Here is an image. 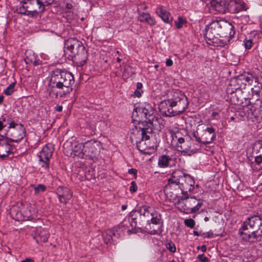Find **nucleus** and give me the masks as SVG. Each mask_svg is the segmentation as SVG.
Wrapping results in <instances>:
<instances>
[{"label":"nucleus","mask_w":262,"mask_h":262,"mask_svg":"<svg viewBox=\"0 0 262 262\" xmlns=\"http://www.w3.org/2000/svg\"><path fill=\"white\" fill-rule=\"evenodd\" d=\"M47 90L50 97H64L73 90L74 75L64 70L56 69L51 72Z\"/></svg>","instance_id":"f257e3e1"},{"label":"nucleus","mask_w":262,"mask_h":262,"mask_svg":"<svg viewBox=\"0 0 262 262\" xmlns=\"http://www.w3.org/2000/svg\"><path fill=\"white\" fill-rule=\"evenodd\" d=\"M64 54L78 67H82L88 59L87 52L82 42L76 38H70L64 42Z\"/></svg>","instance_id":"f03ea898"},{"label":"nucleus","mask_w":262,"mask_h":262,"mask_svg":"<svg viewBox=\"0 0 262 262\" xmlns=\"http://www.w3.org/2000/svg\"><path fill=\"white\" fill-rule=\"evenodd\" d=\"M194 184L195 182L190 175L179 169L174 170L168 180V185L169 187L176 185L180 189L182 199L188 198V192L193 190Z\"/></svg>","instance_id":"7ed1b4c3"},{"label":"nucleus","mask_w":262,"mask_h":262,"mask_svg":"<svg viewBox=\"0 0 262 262\" xmlns=\"http://www.w3.org/2000/svg\"><path fill=\"white\" fill-rule=\"evenodd\" d=\"M152 133V129L149 126L147 127L135 126L132 129L130 139L133 142H136L139 151L145 153L147 149H151L154 146L148 144Z\"/></svg>","instance_id":"20e7f679"},{"label":"nucleus","mask_w":262,"mask_h":262,"mask_svg":"<svg viewBox=\"0 0 262 262\" xmlns=\"http://www.w3.org/2000/svg\"><path fill=\"white\" fill-rule=\"evenodd\" d=\"M253 77L251 73H248L243 75H241L237 77L232 78L230 80V83L227 88L226 92L228 95V98H229L232 103L234 104L238 102V98L234 93L242 92V90L245 89L247 84L251 82Z\"/></svg>","instance_id":"39448f33"},{"label":"nucleus","mask_w":262,"mask_h":262,"mask_svg":"<svg viewBox=\"0 0 262 262\" xmlns=\"http://www.w3.org/2000/svg\"><path fill=\"white\" fill-rule=\"evenodd\" d=\"M177 204L178 208L181 212L189 214L197 212L202 205V201L197 200L194 196L182 199L181 196Z\"/></svg>","instance_id":"423d86ee"},{"label":"nucleus","mask_w":262,"mask_h":262,"mask_svg":"<svg viewBox=\"0 0 262 262\" xmlns=\"http://www.w3.org/2000/svg\"><path fill=\"white\" fill-rule=\"evenodd\" d=\"M169 99L171 107L172 108L171 112L173 113L174 116L182 114L188 107L187 97L180 91L174 92L173 97Z\"/></svg>","instance_id":"0eeeda50"},{"label":"nucleus","mask_w":262,"mask_h":262,"mask_svg":"<svg viewBox=\"0 0 262 262\" xmlns=\"http://www.w3.org/2000/svg\"><path fill=\"white\" fill-rule=\"evenodd\" d=\"M177 140V149L184 155L191 156L197 152L200 149V145L193 144V140L188 137H179Z\"/></svg>","instance_id":"6e6552de"},{"label":"nucleus","mask_w":262,"mask_h":262,"mask_svg":"<svg viewBox=\"0 0 262 262\" xmlns=\"http://www.w3.org/2000/svg\"><path fill=\"white\" fill-rule=\"evenodd\" d=\"M54 147L52 144L48 143L44 146L41 150L37 154L39 158V165L45 172L49 169V162L52 156Z\"/></svg>","instance_id":"1a4fd4ad"},{"label":"nucleus","mask_w":262,"mask_h":262,"mask_svg":"<svg viewBox=\"0 0 262 262\" xmlns=\"http://www.w3.org/2000/svg\"><path fill=\"white\" fill-rule=\"evenodd\" d=\"M254 229L260 230L262 233V217L258 213L249 215L247 219L243 222L239 230H249Z\"/></svg>","instance_id":"9d476101"},{"label":"nucleus","mask_w":262,"mask_h":262,"mask_svg":"<svg viewBox=\"0 0 262 262\" xmlns=\"http://www.w3.org/2000/svg\"><path fill=\"white\" fill-rule=\"evenodd\" d=\"M219 27L218 21L212 22L206 27L204 35L208 44L214 45L218 43L220 37Z\"/></svg>","instance_id":"9b49d317"},{"label":"nucleus","mask_w":262,"mask_h":262,"mask_svg":"<svg viewBox=\"0 0 262 262\" xmlns=\"http://www.w3.org/2000/svg\"><path fill=\"white\" fill-rule=\"evenodd\" d=\"M193 136L199 145L200 144H207L211 143L215 139L216 134L214 128L212 126H209L203 130L201 136L199 135L198 132L194 133Z\"/></svg>","instance_id":"f8f14e48"},{"label":"nucleus","mask_w":262,"mask_h":262,"mask_svg":"<svg viewBox=\"0 0 262 262\" xmlns=\"http://www.w3.org/2000/svg\"><path fill=\"white\" fill-rule=\"evenodd\" d=\"M241 239L250 244L260 241L262 239V233L260 230L250 229L249 230H238Z\"/></svg>","instance_id":"ddd939ff"},{"label":"nucleus","mask_w":262,"mask_h":262,"mask_svg":"<svg viewBox=\"0 0 262 262\" xmlns=\"http://www.w3.org/2000/svg\"><path fill=\"white\" fill-rule=\"evenodd\" d=\"M7 135L10 137H5L9 142L18 143L26 136V131L24 125L20 123L16 128L8 130Z\"/></svg>","instance_id":"4468645a"},{"label":"nucleus","mask_w":262,"mask_h":262,"mask_svg":"<svg viewBox=\"0 0 262 262\" xmlns=\"http://www.w3.org/2000/svg\"><path fill=\"white\" fill-rule=\"evenodd\" d=\"M138 213L132 211L130 213L129 216L128 217V221H124L120 225L118 226V229H120L121 227L128 228V224L131 227V229H128L127 232L128 234L132 233H136L138 231L137 228V219Z\"/></svg>","instance_id":"2eb2a0df"},{"label":"nucleus","mask_w":262,"mask_h":262,"mask_svg":"<svg viewBox=\"0 0 262 262\" xmlns=\"http://www.w3.org/2000/svg\"><path fill=\"white\" fill-rule=\"evenodd\" d=\"M99 143L95 140L88 141L84 144V158L93 159L98 152Z\"/></svg>","instance_id":"dca6fc26"},{"label":"nucleus","mask_w":262,"mask_h":262,"mask_svg":"<svg viewBox=\"0 0 262 262\" xmlns=\"http://www.w3.org/2000/svg\"><path fill=\"white\" fill-rule=\"evenodd\" d=\"M219 32L220 37H225L231 39L235 34L234 27L229 23L226 21H219Z\"/></svg>","instance_id":"f3484780"},{"label":"nucleus","mask_w":262,"mask_h":262,"mask_svg":"<svg viewBox=\"0 0 262 262\" xmlns=\"http://www.w3.org/2000/svg\"><path fill=\"white\" fill-rule=\"evenodd\" d=\"M56 193L60 203L64 204L68 203L73 196V192L71 190L62 186H60L57 188Z\"/></svg>","instance_id":"a211bd4d"},{"label":"nucleus","mask_w":262,"mask_h":262,"mask_svg":"<svg viewBox=\"0 0 262 262\" xmlns=\"http://www.w3.org/2000/svg\"><path fill=\"white\" fill-rule=\"evenodd\" d=\"M147 225L146 227L149 226V225H156L157 228L156 229L154 230L156 231L154 232V233H162L163 232V221L162 219L161 215L155 211L154 214L152 215L149 220H147Z\"/></svg>","instance_id":"6ab92c4d"},{"label":"nucleus","mask_w":262,"mask_h":262,"mask_svg":"<svg viewBox=\"0 0 262 262\" xmlns=\"http://www.w3.org/2000/svg\"><path fill=\"white\" fill-rule=\"evenodd\" d=\"M226 12L237 13L246 10V5L240 0H228Z\"/></svg>","instance_id":"aec40b11"},{"label":"nucleus","mask_w":262,"mask_h":262,"mask_svg":"<svg viewBox=\"0 0 262 262\" xmlns=\"http://www.w3.org/2000/svg\"><path fill=\"white\" fill-rule=\"evenodd\" d=\"M24 4H26V8L29 9V13H30L31 15H33L34 13H40L44 11L45 6L40 0H29L27 2H25Z\"/></svg>","instance_id":"412c9836"},{"label":"nucleus","mask_w":262,"mask_h":262,"mask_svg":"<svg viewBox=\"0 0 262 262\" xmlns=\"http://www.w3.org/2000/svg\"><path fill=\"white\" fill-rule=\"evenodd\" d=\"M12 145L4 136L0 138V158L4 159L12 153Z\"/></svg>","instance_id":"4be33fe9"},{"label":"nucleus","mask_w":262,"mask_h":262,"mask_svg":"<svg viewBox=\"0 0 262 262\" xmlns=\"http://www.w3.org/2000/svg\"><path fill=\"white\" fill-rule=\"evenodd\" d=\"M132 118L134 122L139 123V126H142V124L145 122L144 112L143 111L141 104H136L132 113Z\"/></svg>","instance_id":"5701e85b"},{"label":"nucleus","mask_w":262,"mask_h":262,"mask_svg":"<svg viewBox=\"0 0 262 262\" xmlns=\"http://www.w3.org/2000/svg\"><path fill=\"white\" fill-rule=\"evenodd\" d=\"M132 118L134 122L139 123V126H142V124L145 122L144 112L143 111L141 104H136L132 113Z\"/></svg>","instance_id":"b1692460"},{"label":"nucleus","mask_w":262,"mask_h":262,"mask_svg":"<svg viewBox=\"0 0 262 262\" xmlns=\"http://www.w3.org/2000/svg\"><path fill=\"white\" fill-rule=\"evenodd\" d=\"M134 212L138 213V217H140V221L143 222L149 220L155 211H152L150 207L144 205L140 207Z\"/></svg>","instance_id":"393cba45"},{"label":"nucleus","mask_w":262,"mask_h":262,"mask_svg":"<svg viewBox=\"0 0 262 262\" xmlns=\"http://www.w3.org/2000/svg\"><path fill=\"white\" fill-rule=\"evenodd\" d=\"M228 0H211V6L220 13H226Z\"/></svg>","instance_id":"a878e982"},{"label":"nucleus","mask_w":262,"mask_h":262,"mask_svg":"<svg viewBox=\"0 0 262 262\" xmlns=\"http://www.w3.org/2000/svg\"><path fill=\"white\" fill-rule=\"evenodd\" d=\"M159 108L163 115L167 117L174 116L173 113L171 112L172 108L171 107L169 99L162 101L159 105Z\"/></svg>","instance_id":"bb28decb"},{"label":"nucleus","mask_w":262,"mask_h":262,"mask_svg":"<svg viewBox=\"0 0 262 262\" xmlns=\"http://www.w3.org/2000/svg\"><path fill=\"white\" fill-rule=\"evenodd\" d=\"M156 14L162 19V20L167 24L171 23L172 17L169 12H168L163 6H160L156 9Z\"/></svg>","instance_id":"cd10ccee"},{"label":"nucleus","mask_w":262,"mask_h":262,"mask_svg":"<svg viewBox=\"0 0 262 262\" xmlns=\"http://www.w3.org/2000/svg\"><path fill=\"white\" fill-rule=\"evenodd\" d=\"M25 54V61L27 64L33 63L34 66H37L41 63L42 61L37 58V56L32 51H27Z\"/></svg>","instance_id":"c85d7f7f"},{"label":"nucleus","mask_w":262,"mask_h":262,"mask_svg":"<svg viewBox=\"0 0 262 262\" xmlns=\"http://www.w3.org/2000/svg\"><path fill=\"white\" fill-rule=\"evenodd\" d=\"M117 232V230H116V232H115L114 230H108L103 233L102 234V237L104 242L106 244H111L112 242L115 241L116 238H118L119 234Z\"/></svg>","instance_id":"c756f323"},{"label":"nucleus","mask_w":262,"mask_h":262,"mask_svg":"<svg viewBox=\"0 0 262 262\" xmlns=\"http://www.w3.org/2000/svg\"><path fill=\"white\" fill-rule=\"evenodd\" d=\"M152 118H150V119H148L147 121L145 120L146 124L144 125L142 123L141 127H147L149 126L152 129V127L157 128L158 126H160L161 124H162L163 120L161 117L156 116L154 114L152 116Z\"/></svg>","instance_id":"7c9ffc66"},{"label":"nucleus","mask_w":262,"mask_h":262,"mask_svg":"<svg viewBox=\"0 0 262 262\" xmlns=\"http://www.w3.org/2000/svg\"><path fill=\"white\" fill-rule=\"evenodd\" d=\"M172 162V159L169 156L163 155L159 156L158 164L160 168H166L171 166Z\"/></svg>","instance_id":"2f4dec72"},{"label":"nucleus","mask_w":262,"mask_h":262,"mask_svg":"<svg viewBox=\"0 0 262 262\" xmlns=\"http://www.w3.org/2000/svg\"><path fill=\"white\" fill-rule=\"evenodd\" d=\"M143 111L144 112V117L147 121L150 118H153L152 116L155 114V110L151 104L149 103L141 104Z\"/></svg>","instance_id":"473e14b6"},{"label":"nucleus","mask_w":262,"mask_h":262,"mask_svg":"<svg viewBox=\"0 0 262 262\" xmlns=\"http://www.w3.org/2000/svg\"><path fill=\"white\" fill-rule=\"evenodd\" d=\"M139 20L142 23H147L150 26L156 25V21L154 17H151L148 13L143 12L138 17Z\"/></svg>","instance_id":"72a5a7b5"},{"label":"nucleus","mask_w":262,"mask_h":262,"mask_svg":"<svg viewBox=\"0 0 262 262\" xmlns=\"http://www.w3.org/2000/svg\"><path fill=\"white\" fill-rule=\"evenodd\" d=\"M74 156H77L80 158H84V144L79 143L73 148Z\"/></svg>","instance_id":"f704fd0d"},{"label":"nucleus","mask_w":262,"mask_h":262,"mask_svg":"<svg viewBox=\"0 0 262 262\" xmlns=\"http://www.w3.org/2000/svg\"><path fill=\"white\" fill-rule=\"evenodd\" d=\"M243 112L247 118L254 117V104L250 102L248 105L244 106Z\"/></svg>","instance_id":"c9c22d12"},{"label":"nucleus","mask_w":262,"mask_h":262,"mask_svg":"<svg viewBox=\"0 0 262 262\" xmlns=\"http://www.w3.org/2000/svg\"><path fill=\"white\" fill-rule=\"evenodd\" d=\"M49 235L47 231L42 230L41 231L38 235H37L36 242L39 243V242L46 243L47 242Z\"/></svg>","instance_id":"e433bc0d"},{"label":"nucleus","mask_w":262,"mask_h":262,"mask_svg":"<svg viewBox=\"0 0 262 262\" xmlns=\"http://www.w3.org/2000/svg\"><path fill=\"white\" fill-rule=\"evenodd\" d=\"M254 117L262 118V104L254 103Z\"/></svg>","instance_id":"4c0bfd02"},{"label":"nucleus","mask_w":262,"mask_h":262,"mask_svg":"<svg viewBox=\"0 0 262 262\" xmlns=\"http://www.w3.org/2000/svg\"><path fill=\"white\" fill-rule=\"evenodd\" d=\"M253 152L262 155V140L256 141L253 147Z\"/></svg>","instance_id":"58836bf2"},{"label":"nucleus","mask_w":262,"mask_h":262,"mask_svg":"<svg viewBox=\"0 0 262 262\" xmlns=\"http://www.w3.org/2000/svg\"><path fill=\"white\" fill-rule=\"evenodd\" d=\"M253 34L249 36V37H246L244 41V45L246 49H250L254 43V39L251 38V36Z\"/></svg>","instance_id":"ea45409f"},{"label":"nucleus","mask_w":262,"mask_h":262,"mask_svg":"<svg viewBox=\"0 0 262 262\" xmlns=\"http://www.w3.org/2000/svg\"><path fill=\"white\" fill-rule=\"evenodd\" d=\"M16 84V81H14L9 84L7 88L4 90V93L7 96L11 95L14 91V86Z\"/></svg>","instance_id":"a19ab883"},{"label":"nucleus","mask_w":262,"mask_h":262,"mask_svg":"<svg viewBox=\"0 0 262 262\" xmlns=\"http://www.w3.org/2000/svg\"><path fill=\"white\" fill-rule=\"evenodd\" d=\"M34 193L35 194H38L41 192H43L46 189V186L43 184H38L37 186H35L34 188Z\"/></svg>","instance_id":"79ce46f5"},{"label":"nucleus","mask_w":262,"mask_h":262,"mask_svg":"<svg viewBox=\"0 0 262 262\" xmlns=\"http://www.w3.org/2000/svg\"><path fill=\"white\" fill-rule=\"evenodd\" d=\"M255 161L259 166L258 168L262 169V155L258 154L255 157Z\"/></svg>","instance_id":"37998d69"},{"label":"nucleus","mask_w":262,"mask_h":262,"mask_svg":"<svg viewBox=\"0 0 262 262\" xmlns=\"http://www.w3.org/2000/svg\"><path fill=\"white\" fill-rule=\"evenodd\" d=\"M186 23V20L184 19L181 16H179L178 19L175 21V25L178 29H180L182 27V25Z\"/></svg>","instance_id":"c03bdc74"},{"label":"nucleus","mask_w":262,"mask_h":262,"mask_svg":"<svg viewBox=\"0 0 262 262\" xmlns=\"http://www.w3.org/2000/svg\"><path fill=\"white\" fill-rule=\"evenodd\" d=\"M184 224L187 227L193 228L195 225V222L192 219H188L185 220Z\"/></svg>","instance_id":"a18cd8bd"},{"label":"nucleus","mask_w":262,"mask_h":262,"mask_svg":"<svg viewBox=\"0 0 262 262\" xmlns=\"http://www.w3.org/2000/svg\"><path fill=\"white\" fill-rule=\"evenodd\" d=\"M148 228L147 227H146V229L147 230H149V231L148 232V233L149 234H151V235H160L162 233H154V232H155L156 231H154V230H157L156 229V228H157V226L156 225H149V226H148Z\"/></svg>","instance_id":"49530a36"},{"label":"nucleus","mask_w":262,"mask_h":262,"mask_svg":"<svg viewBox=\"0 0 262 262\" xmlns=\"http://www.w3.org/2000/svg\"><path fill=\"white\" fill-rule=\"evenodd\" d=\"M166 248L171 252L174 253L176 251V247L174 244L172 242H170L167 244Z\"/></svg>","instance_id":"de8ad7c7"},{"label":"nucleus","mask_w":262,"mask_h":262,"mask_svg":"<svg viewBox=\"0 0 262 262\" xmlns=\"http://www.w3.org/2000/svg\"><path fill=\"white\" fill-rule=\"evenodd\" d=\"M7 121L9 122V125L8 126V128L10 130H11L13 128H16L18 127V125H19V124L16 123L14 120L11 121L9 120V119H7Z\"/></svg>","instance_id":"09e8293b"},{"label":"nucleus","mask_w":262,"mask_h":262,"mask_svg":"<svg viewBox=\"0 0 262 262\" xmlns=\"http://www.w3.org/2000/svg\"><path fill=\"white\" fill-rule=\"evenodd\" d=\"M26 6H24V5L19 8V13H21V14H25V15H29L30 14V13H29V11L28 10H29V9H26Z\"/></svg>","instance_id":"8fccbe9b"},{"label":"nucleus","mask_w":262,"mask_h":262,"mask_svg":"<svg viewBox=\"0 0 262 262\" xmlns=\"http://www.w3.org/2000/svg\"><path fill=\"white\" fill-rule=\"evenodd\" d=\"M129 190L132 193H134L137 190V186L135 181H132L131 182V186L129 188Z\"/></svg>","instance_id":"3c124183"},{"label":"nucleus","mask_w":262,"mask_h":262,"mask_svg":"<svg viewBox=\"0 0 262 262\" xmlns=\"http://www.w3.org/2000/svg\"><path fill=\"white\" fill-rule=\"evenodd\" d=\"M201 236L204 238H212L213 237V234L211 231H209L206 233H201Z\"/></svg>","instance_id":"603ef678"},{"label":"nucleus","mask_w":262,"mask_h":262,"mask_svg":"<svg viewBox=\"0 0 262 262\" xmlns=\"http://www.w3.org/2000/svg\"><path fill=\"white\" fill-rule=\"evenodd\" d=\"M197 259L202 262H208L209 259L206 256H204L203 254L198 255Z\"/></svg>","instance_id":"864d4df0"},{"label":"nucleus","mask_w":262,"mask_h":262,"mask_svg":"<svg viewBox=\"0 0 262 262\" xmlns=\"http://www.w3.org/2000/svg\"><path fill=\"white\" fill-rule=\"evenodd\" d=\"M54 0H40V2L42 3L43 6L45 5H49L51 4Z\"/></svg>","instance_id":"5fc2aeb1"},{"label":"nucleus","mask_w":262,"mask_h":262,"mask_svg":"<svg viewBox=\"0 0 262 262\" xmlns=\"http://www.w3.org/2000/svg\"><path fill=\"white\" fill-rule=\"evenodd\" d=\"M143 93L142 90H136L134 92V95L136 97H140L141 96L142 93Z\"/></svg>","instance_id":"6e6d98bb"},{"label":"nucleus","mask_w":262,"mask_h":262,"mask_svg":"<svg viewBox=\"0 0 262 262\" xmlns=\"http://www.w3.org/2000/svg\"><path fill=\"white\" fill-rule=\"evenodd\" d=\"M128 172L129 174H133L134 176H136L137 173V170L134 168H131L128 169Z\"/></svg>","instance_id":"4d7b16f0"},{"label":"nucleus","mask_w":262,"mask_h":262,"mask_svg":"<svg viewBox=\"0 0 262 262\" xmlns=\"http://www.w3.org/2000/svg\"><path fill=\"white\" fill-rule=\"evenodd\" d=\"M173 64V61L170 58H168L166 61V65L168 67H170Z\"/></svg>","instance_id":"13d9d810"},{"label":"nucleus","mask_w":262,"mask_h":262,"mask_svg":"<svg viewBox=\"0 0 262 262\" xmlns=\"http://www.w3.org/2000/svg\"><path fill=\"white\" fill-rule=\"evenodd\" d=\"M73 8V5L70 3H67L66 5V8L68 12H70V10Z\"/></svg>","instance_id":"bf43d9fd"},{"label":"nucleus","mask_w":262,"mask_h":262,"mask_svg":"<svg viewBox=\"0 0 262 262\" xmlns=\"http://www.w3.org/2000/svg\"><path fill=\"white\" fill-rule=\"evenodd\" d=\"M62 106L61 105H57L55 107V110L58 112H61L62 111Z\"/></svg>","instance_id":"052dcab7"},{"label":"nucleus","mask_w":262,"mask_h":262,"mask_svg":"<svg viewBox=\"0 0 262 262\" xmlns=\"http://www.w3.org/2000/svg\"><path fill=\"white\" fill-rule=\"evenodd\" d=\"M143 84L141 82H138L137 84V90H140L142 88Z\"/></svg>","instance_id":"680f3d73"},{"label":"nucleus","mask_w":262,"mask_h":262,"mask_svg":"<svg viewBox=\"0 0 262 262\" xmlns=\"http://www.w3.org/2000/svg\"><path fill=\"white\" fill-rule=\"evenodd\" d=\"M20 262H33V260L30 258H27L25 259L21 260Z\"/></svg>","instance_id":"e2e57ef3"},{"label":"nucleus","mask_w":262,"mask_h":262,"mask_svg":"<svg viewBox=\"0 0 262 262\" xmlns=\"http://www.w3.org/2000/svg\"><path fill=\"white\" fill-rule=\"evenodd\" d=\"M201 249L202 252H206V250H207L206 246L205 245L202 246L201 247Z\"/></svg>","instance_id":"0e129e2a"},{"label":"nucleus","mask_w":262,"mask_h":262,"mask_svg":"<svg viewBox=\"0 0 262 262\" xmlns=\"http://www.w3.org/2000/svg\"><path fill=\"white\" fill-rule=\"evenodd\" d=\"M218 116V113L216 112H213L212 113V116L214 118L216 119V116Z\"/></svg>","instance_id":"69168bd1"},{"label":"nucleus","mask_w":262,"mask_h":262,"mask_svg":"<svg viewBox=\"0 0 262 262\" xmlns=\"http://www.w3.org/2000/svg\"><path fill=\"white\" fill-rule=\"evenodd\" d=\"M5 125H4L2 121H0V131L2 130L4 127Z\"/></svg>","instance_id":"338daca9"},{"label":"nucleus","mask_w":262,"mask_h":262,"mask_svg":"<svg viewBox=\"0 0 262 262\" xmlns=\"http://www.w3.org/2000/svg\"><path fill=\"white\" fill-rule=\"evenodd\" d=\"M4 96H0V104H2L4 101Z\"/></svg>","instance_id":"774afa93"}]
</instances>
